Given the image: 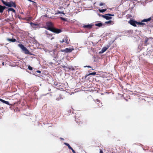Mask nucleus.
Returning a JSON list of instances; mask_svg holds the SVG:
<instances>
[{
  "instance_id": "nucleus-7",
  "label": "nucleus",
  "mask_w": 153,
  "mask_h": 153,
  "mask_svg": "<svg viewBox=\"0 0 153 153\" xmlns=\"http://www.w3.org/2000/svg\"><path fill=\"white\" fill-rule=\"evenodd\" d=\"M93 25L91 24H88V25H85L82 26V27L84 28H87L90 29L92 28Z\"/></svg>"
},
{
  "instance_id": "nucleus-39",
  "label": "nucleus",
  "mask_w": 153,
  "mask_h": 153,
  "mask_svg": "<svg viewBox=\"0 0 153 153\" xmlns=\"http://www.w3.org/2000/svg\"><path fill=\"white\" fill-rule=\"evenodd\" d=\"M59 13H61V14H65V13H64V12H59Z\"/></svg>"
},
{
  "instance_id": "nucleus-23",
  "label": "nucleus",
  "mask_w": 153,
  "mask_h": 153,
  "mask_svg": "<svg viewBox=\"0 0 153 153\" xmlns=\"http://www.w3.org/2000/svg\"><path fill=\"white\" fill-rule=\"evenodd\" d=\"M3 103H4L5 104H6L8 105H13V104H10L9 102L6 101L4 100Z\"/></svg>"
},
{
  "instance_id": "nucleus-41",
  "label": "nucleus",
  "mask_w": 153,
  "mask_h": 153,
  "mask_svg": "<svg viewBox=\"0 0 153 153\" xmlns=\"http://www.w3.org/2000/svg\"><path fill=\"white\" fill-rule=\"evenodd\" d=\"M61 51L62 52H65V49H64V50H61Z\"/></svg>"
},
{
  "instance_id": "nucleus-35",
  "label": "nucleus",
  "mask_w": 153,
  "mask_h": 153,
  "mask_svg": "<svg viewBox=\"0 0 153 153\" xmlns=\"http://www.w3.org/2000/svg\"><path fill=\"white\" fill-rule=\"evenodd\" d=\"M4 100L2 99H1V98H0V101L2 102H3V101H4Z\"/></svg>"
},
{
  "instance_id": "nucleus-20",
  "label": "nucleus",
  "mask_w": 153,
  "mask_h": 153,
  "mask_svg": "<svg viewBox=\"0 0 153 153\" xmlns=\"http://www.w3.org/2000/svg\"><path fill=\"white\" fill-rule=\"evenodd\" d=\"M103 25V24H102V23L100 22L98 23H96L95 24V25L96 26H98L99 27H101Z\"/></svg>"
},
{
  "instance_id": "nucleus-17",
  "label": "nucleus",
  "mask_w": 153,
  "mask_h": 153,
  "mask_svg": "<svg viewBox=\"0 0 153 153\" xmlns=\"http://www.w3.org/2000/svg\"><path fill=\"white\" fill-rule=\"evenodd\" d=\"M18 46L20 47L22 50L23 51L26 48L22 44H19L18 45Z\"/></svg>"
},
{
  "instance_id": "nucleus-9",
  "label": "nucleus",
  "mask_w": 153,
  "mask_h": 153,
  "mask_svg": "<svg viewBox=\"0 0 153 153\" xmlns=\"http://www.w3.org/2000/svg\"><path fill=\"white\" fill-rule=\"evenodd\" d=\"M145 41H144V45H147L149 44V43H148V42L149 40V39L147 37H146L145 38Z\"/></svg>"
},
{
  "instance_id": "nucleus-13",
  "label": "nucleus",
  "mask_w": 153,
  "mask_h": 153,
  "mask_svg": "<svg viewBox=\"0 0 153 153\" xmlns=\"http://www.w3.org/2000/svg\"><path fill=\"white\" fill-rule=\"evenodd\" d=\"M108 48L105 47H104L102 49L101 51H100V53H102L105 51Z\"/></svg>"
},
{
  "instance_id": "nucleus-11",
  "label": "nucleus",
  "mask_w": 153,
  "mask_h": 153,
  "mask_svg": "<svg viewBox=\"0 0 153 153\" xmlns=\"http://www.w3.org/2000/svg\"><path fill=\"white\" fill-rule=\"evenodd\" d=\"M73 49L66 48L65 49V52L66 53L71 52L73 51Z\"/></svg>"
},
{
  "instance_id": "nucleus-8",
  "label": "nucleus",
  "mask_w": 153,
  "mask_h": 153,
  "mask_svg": "<svg viewBox=\"0 0 153 153\" xmlns=\"http://www.w3.org/2000/svg\"><path fill=\"white\" fill-rule=\"evenodd\" d=\"M97 102L96 103V104H97L99 108L101 107L102 106V103L99 100H97Z\"/></svg>"
},
{
  "instance_id": "nucleus-40",
  "label": "nucleus",
  "mask_w": 153,
  "mask_h": 153,
  "mask_svg": "<svg viewBox=\"0 0 153 153\" xmlns=\"http://www.w3.org/2000/svg\"><path fill=\"white\" fill-rule=\"evenodd\" d=\"M48 35H49L50 36H52L51 34H48V33H46Z\"/></svg>"
},
{
  "instance_id": "nucleus-12",
  "label": "nucleus",
  "mask_w": 153,
  "mask_h": 153,
  "mask_svg": "<svg viewBox=\"0 0 153 153\" xmlns=\"http://www.w3.org/2000/svg\"><path fill=\"white\" fill-rule=\"evenodd\" d=\"M7 40L8 41L11 42H14L16 41V39H15L7 38Z\"/></svg>"
},
{
  "instance_id": "nucleus-38",
  "label": "nucleus",
  "mask_w": 153,
  "mask_h": 153,
  "mask_svg": "<svg viewBox=\"0 0 153 153\" xmlns=\"http://www.w3.org/2000/svg\"><path fill=\"white\" fill-rule=\"evenodd\" d=\"M64 42V39H63L62 41H60V42L63 43Z\"/></svg>"
},
{
  "instance_id": "nucleus-15",
  "label": "nucleus",
  "mask_w": 153,
  "mask_h": 153,
  "mask_svg": "<svg viewBox=\"0 0 153 153\" xmlns=\"http://www.w3.org/2000/svg\"><path fill=\"white\" fill-rule=\"evenodd\" d=\"M64 42L66 43V45H68L69 43L68 38L66 36L65 37V39H64Z\"/></svg>"
},
{
  "instance_id": "nucleus-42",
  "label": "nucleus",
  "mask_w": 153,
  "mask_h": 153,
  "mask_svg": "<svg viewBox=\"0 0 153 153\" xmlns=\"http://www.w3.org/2000/svg\"><path fill=\"white\" fill-rule=\"evenodd\" d=\"M4 62H3L2 63V65H4Z\"/></svg>"
},
{
  "instance_id": "nucleus-33",
  "label": "nucleus",
  "mask_w": 153,
  "mask_h": 153,
  "mask_svg": "<svg viewBox=\"0 0 153 153\" xmlns=\"http://www.w3.org/2000/svg\"><path fill=\"white\" fill-rule=\"evenodd\" d=\"M103 5H104V3H103L102 2H101V3H100L99 5L100 6H101Z\"/></svg>"
},
{
  "instance_id": "nucleus-10",
  "label": "nucleus",
  "mask_w": 153,
  "mask_h": 153,
  "mask_svg": "<svg viewBox=\"0 0 153 153\" xmlns=\"http://www.w3.org/2000/svg\"><path fill=\"white\" fill-rule=\"evenodd\" d=\"M6 8V7L0 5V13H3V10Z\"/></svg>"
},
{
  "instance_id": "nucleus-37",
  "label": "nucleus",
  "mask_w": 153,
  "mask_h": 153,
  "mask_svg": "<svg viewBox=\"0 0 153 153\" xmlns=\"http://www.w3.org/2000/svg\"><path fill=\"white\" fill-rule=\"evenodd\" d=\"M36 72L40 73H41V71L39 70H37L36 71Z\"/></svg>"
},
{
  "instance_id": "nucleus-29",
  "label": "nucleus",
  "mask_w": 153,
  "mask_h": 153,
  "mask_svg": "<svg viewBox=\"0 0 153 153\" xmlns=\"http://www.w3.org/2000/svg\"><path fill=\"white\" fill-rule=\"evenodd\" d=\"M1 1L5 5L6 3H7V2H6V1H4L3 0H1Z\"/></svg>"
},
{
  "instance_id": "nucleus-24",
  "label": "nucleus",
  "mask_w": 153,
  "mask_h": 153,
  "mask_svg": "<svg viewBox=\"0 0 153 153\" xmlns=\"http://www.w3.org/2000/svg\"><path fill=\"white\" fill-rule=\"evenodd\" d=\"M8 11H12L13 13H16V11L13 8H9L8 9Z\"/></svg>"
},
{
  "instance_id": "nucleus-5",
  "label": "nucleus",
  "mask_w": 153,
  "mask_h": 153,
  "mask_svg": "<svg viewBox=\"0 0 153 153\" xmlns=\"http://www.w3.org/2000/svg\"><path fill=\"white\" fill-rule=\"evenodd\" d=\"M128 22L130 24L134 27H136L137 26L136 24H137V21L134 20L133 19H131Z\"/></svg>"
},
{
  "instance_id": "nucleus-16",
  "label": "nucleus",
  "mask_w": 153,
  "mask_h": 153,
  "mask_svg": "<svg viewBox=\"0 0 153 153\" xmlns=\"http://www.w3.org/2000/svg\"><path fill=\"white\" fill-rule=\"evenodd\" d=\"M96 74V72H94L92 73L89 74H87L85 76V78H86L87 76L90 75H95Z\"/></svg>"
},
{
  "instance_id": "nucleus-4",
  "label": "nucleus",
  "mask_w": 153,
  "mask_h": 153,
  "mask_svg": "<svg viewBox=\"0 0 153 153\" xmlns=\"http://www.w3.org/2000/svg\"><path fill=\"white\" fill-rule=\"evenodd\" d=\"M30 25H31V27L34 30H36L39 28V25L38 24H35L31 22L30 23Z\"/></svg>"
},
{
  "instance_id": "nucleus-19",
  "label": "nucleus",
  "mask_w": 153,
  "mask_h": 153,
  "mask_svg": "<svg viewBox=\"0 0 153 153\" xmlns=\"http://www.w3.org/2000/svg\"><path fill=\"white\" fill-rule=\"evenodd\" d=\"M76 122L79 123V125L81 124H82L83 123V121L82 120H80V119H78L77 120H76Z\"/></svg>"
},
{
  "instance_id": "nucleus-3",
  "label": "nucleus",
  "mask_w": 153,
  "mask_h": 153,
  "mask_svg": "<svg viewBox=\"0 0 153 153\" xmlns=\"http://www.w3.org/2000/svg\"><path fill=\"white\" fill-rule=\"evenodd\" d=\"M5 5L9 7H16L15 3L13 1H11L10 2H7Z\"/></svg>"
},
{
  "instance_id": "nucleus-2",
  "label": "nucleus",
  "mask_w": 153,
  "mask_h": 153,
  "mask_svg": "<svg viewBox=\"0 0 153 153\" xmlns=\"http://www.w3.org/2000/svg\"><path fill=\"white\" fill-rule=\"evenodd\" d=\"M114 16V14H112L110 13L107 14H105V15H102V16L106 19V20H109L112 19V17L111 16Z\"/></svg>"
},
{
  "instance_id": "nucleus-21",
  "label": "nucleus",
  "mask_w": 153,
  "mask_h": 153,
  "mask_svg": "<svg viewBox=\"0 0 153 153\" xmlns=\"http://www.w3.org/2000/svg\"><path fill=\"white\" fill-rule=\"evenodd\" d=\"M151 20V18L150 17L149 18L147 19H145L142 21V22H147Z\"/></svg>"
},
{
  "instance_id": "nucleus-18",
  "label": "nucleus",
  "mask_w": 153,
  "mask_h": 153,
  "mask_svg": "<svg viewBox=\"0 0 153 153\" xmlns=\"http://www.w3.org/2000/svg\"><path fill=\"white\" fill-rule=\"evenodd\" d=\"M26 54H30V53L29 51L27 49V48H25L23 51Z\"/></svg>"
},
{
  "instance_id": "nucleus-27",
  "label": "nucleus",
  "mask_w": 153,
  "mask_h": 153,
  "mask_svg": "<svg viewBox=\"0 0 153 153\" xmlns=\"http://www.w3.org/2000/svg\"><path fill=\"white\" fill-rule=\"evenodd\" d=\"M142 22H137V25H142V26H143V25H145L144 23H143Z\"/></svg>"
},
{
  "instance_id": "nucleus-31",
  "label": "nucleus",
  "mask_w": 153,
  "mask_h": 153,
  "mask_svg": "<svg viewBox=\"0 0 153 153\" xmlns=\"http://www.w3.org/2000/svg\"><path fill=\"white\" fill-rule=\"evenodd\" d=\"M71 149L72 150V152L73 153H76L75 151L73 149L72 147H71V149Z\"/></svg>"
},
{
  "instance_id": "nucleus-32",
  "label": "nucleus",
  "mask_w": 153,
  "mask_h": 153,
  "mask_svg": "<svg viewBox=\"0 0 153 153\" xmlns=\"http://www.w3.org/2000/svg\"><path fill=\"white\" fill-rule=\"evenodd\" d=\"M62 67L63 68H68V67L67 66H65V65L62 66Z\"/></svg>"
},
{
  "instance_id": "nucleus-36",
  "label": "nucleus",
  "mask_w": 153,
  "mask_h": 153,
  "mask_svg": "<svg viewBox=\"0 0 153 153\" xmlns=\"http://www.w3.org/2000/svg\"><path fill=\"white\" fill-rule=\"evenodd\" d=\"M85 67H88V68H92L91 67V66H89V65H88V66H85Z\"/></svg>"
},
{
  "instance_id": "nucleus-1",
  "label": "nucleus",
  "mask_w": 153,
  "mask_h": 153,
  "mask_svg": "<svg viewBox=\"0 0 153 153\" xmlns=\"http://www.w3.org/2000/svg\"><path fill=\"white\" fill-rule=\"evenodd\" d=\"M46 27L45 28L51 31L53 28V24L51 22H48L46 23Z\"/></svg>"
},
{
  "instance_id": "nucleus-28",
  "label": "nucleus",
  "mask_w": 153,
  "mask_h": 153,
  "mask_svg": "<svg viewBox=\"0 0 153 153\" xmlns=\"http://www.w3.org/2000/svg\"><path fill=\"white\" fill-rule=\"evenodd\" d=\"M28 68L30 70L32 71L33 70V68L29 65L28 66Z\"/></svg>"
},
{
  "instance_id": "nucleus-14",
  "label": "nucleus",
  "mask_w": 153,
  "mask_h": 153,
  "mask_svg": "<svg viewBox=\"0 0 153 153\" xmlns=\"http://www.w3.org/2000/svg\"><path fill=\"white\" fill-rule=\"evenodd\" d=\"M105 23L106 24H107L113 25L114 23V21H112L111 20H110V21L105 22Z\"/></svg>"
},
{
  "instance_id": "nucleus-6",
  "label": "nucleus",
  "mask_w": 153,
  "mask_h": 153,
  "mask_svg": "<svg viewBox=\"0 0 153 153\" xmlns=\"http://www.w3.org/2000/svg\"><path fill=\"white\" fill-rule=\"evenodd\" d=\"M51 31L56 33H59L61 32V30L60 29L56 28L53 27Z\"/></svg>"
},
{
  "instance_id": "nucleus-25",
  "label": "nucleus",
  "mask_w": 153,
  "mask_h": 153,
  "mask_svg": "<svg viewBox=\"0 0 153 153\" xmlns=\"http://www.w3.org/2000/svg\"><path fill=\"white\" fill-rule=\"evenodd\" d=\"M64 144L65 145H66L68 146L69 149H71V147L70 146V145L68 143H65Z\"/></svg>"
},
{
  "instance_id": "nucleus-30",
  "label": "nucleus",
  "mask_w": 153,
  "mask_h": 153,
  "mask_svg": "<svg viewBox=\"0 0 153 153\" xmlns=\"http://www.w3.org/2000/svg\"><path fill=\"white\" fill-rule=\"evenodd\" d=\"M60 19L62 20H63V21H66V19L64 18H63V17H60Z\"/></svg>"
},
{
  "instance_id": "nucleus-34",
  "label": "nucleus",
  "mask_w": 153,
  "mask_h": 153,
  "mask_svg": "<svg viewBox=\"0 0 153 153\" xmlns=\"http://www.w3.org/2000/svg\"><path fill=\"white\" fill-rule=\"evenodd\" d=\"M100 153H103L101 149H100Z\"/></svg>"
},
{
  "instance_id": "nucleus-26",
  "label": "nucleus",
  "mask_w": 153,
  "mask_h": 153,
  "mask_svg": "<svg viewBox=\"0 0 153 153\" xmlns=\"http://www.w3.org/2000/svg\"><path fill=\"white\" fill-rule=\"evenodd\" d=\"M106 10V9H103L102 10H99V11L100 13H103Z\"/></svg>"
},
{
  "instance_id": "nucleus-22",
  "label": "nucleus",
  "mask_w": 153,
  "mask_h": 153,
  "mask_svg": "<svg viewBox=\"0 0 153 153\" xmlns=\"http://www.w3.org/2000/svg\"><path fill=\"white\" fill-rule=\"evenodd\" d=\"M68 71L70 70H72V71H74L75 69L72 66H70L68 67Z\"/></svg>"
}]
</instances>
